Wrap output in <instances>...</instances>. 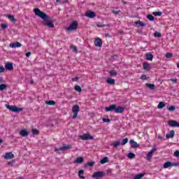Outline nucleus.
<instances>
[{"mask_svg": "<svg viewBox=\"0 0 179 179\" xmlns=\"http://www.w3.org/2000/svg\"><path fill=\"white\" fill-rule=\"evenodd\" d=\"M34 12L35 13L36 15L41 17L43 20V24L45 26H47L48 28L53 29L55 27V25L52 21H49L48 19H50L49 15H48L44 12H42L39 8H35L34 10Z\"/></svg>", "mask_w": 179, "mask_h": 179, "instance_id": "obj_1", "label": "nucleus"}, {"mask_svg": "<svg viewBox=\"0 0 179 179\" xmlns=\"http://www.w3.org/2000/svg\"><path fill=\"white\" fill-rule=\"evenodd\" d=\"M6 108L8 109L10 111L15 113H19L23 110L22 108H17L15 106L6 105Z\"/></svg>", "mask_w": 179, "mask_h": 179, "instance_id": "obj_2", "label": "nucleus"}, {"mask_svg": "<svg viewBox=\"0 0 179 179\" xmlns=\"http://www.w3.org/2000/svg\"><path fill=\"white\" fill-rule=\"evenodd\" d=\"M72 111L73 113V116L72 118L74 120L78 117V113L80 111V107L78 104L73 106Z\"/></svg>", "mask_w": 179, "mask_h": 179, "instance_id": "obj_3", "label": "nucleus"}, {"mask_svg": "<svg viewBox=\"0 0 179 179\" xmlns=\"http://www.w3.org/2000/svg\"><path fill=\"white\" fill-rule=\"evenodd\" d=\"M81 141H92L94 137L90 135V134H83L82 136H80Z\"/></svg>", "mask_w": 179, "mask_h": 179, "instance_id": "obj_4", "label": "nucleus"}, {"mask_svg": "<svg viewBox=\"0 0 179 179\" xmlns=\"http://www.w3.org/2000/svg\"><path fill=\"white\" fill-rule=\"evenodd\" d=\"M78 23L77 21H73L71 22L69 27L66 28V30L68 31H72V30H76L78 29Z\"/></svg>", "mask_w": 179, "mask_h": 179, "instance_id": "obj_5", "label": "nucleus"}, {"mask_svg": "<svg viewBox=\"0 0 179 179\" xmlns=\"http://www.w3.org/2000/svg\"><path fill=\"white\" fill-rule=\"evenodd\" d=\"M105 176V172L104 171H96L94 173L92 178H101Z\"/></svg>", "mask_w": 179, "mask_h": 179, "instance_id": "obj_6", "label": "nucleus"}, {"mask_svg": "<svg viewBox=\"0 0 179 179\" xmlns=\"http://www.w3.org/2000/svg\"><path fill=\"white\" fill-rule=\"evenodd\" d=\"M71 145H64L63 147H60V148H55V152H59V151H62V152H64L69 149H71Z\"/></svg>", "mask_w": 179, "mask_h": 179, "instance_id": "obj_7", "label": "nucleus"}, {"mask_svg": "<svg viewBox=\"0 0 179 179\" xmlns=\"http://www.w3.org/2000/svg\"><path fill=\"white\" fill-rule=\"evenodd\" d=\"M168 124L171 127L179 128V123L176 120H169L168 121Z\"/></svg>", "mask_w": 179, "mask_h": 179, "instance_id": "obj_8", "label": "nucleus"}, {"mask_svg": "<svg viewBox=\"0 0 179 179\" xmlns=\"http://www.w3.org/2000/svg\"><path fill=\"white\" fill-rule=\"evenodd\" d=\"M94 45L96 47H102L103 46V41L100 38H96L94 41Z\"/></svg>", "mask_w": 179, "mask_h": 179, "instance_id": "obj_9", "label": "nucleus"}, {"mask_svg": "<svg viewBox=\"0 0 179 179\" xmlns=\"http://www.w3.org/2000/svg\"><path fill=\"white\" fill-rule=\"evenodd\" d=\"M116 107H117V105H116V104H113V105H110V106H108V107H106V108H105V110H106V112H110V111H114V112H115Z\"/></svg>", "mask_w": 179, "mask_h": 179, "instance_id": "obj_10", "label": "nucleus"}, {"mask_svg": "<svg viewBox=\"0 0 179 179\" xmlns=\"http://www.w3.org/2000/svg\"><path fill=\"white\" fill-rule=\"evenodd\" d=\"M85 16H87L88 18L92 19L96 16V14L94 12L90 10L85 13Z\"/></svg>", "mask_w": 179, "mask_h": 179, "instance_id": "obj_11", "label": "nucleus"}, {"mask_svg": "<svg viewBox=\"0 0 179 179\" xmlns=\"http://www.w3.org/2000/svg\"><path fill=\"white\" fill-rule=\"evenodd\" d=\"M124 110H125L124 108L120 107V106H117V107L116 106L115 113L117 114L123 113Z\"/></svg>", "mask_w": 179, "mask_h": 179, "instance_id": "obj_12", "label": "nucleus"}, {"mask_svg": "<svg viewBox=\"0 0 179 179\" xmlns=\"http://www.w3.org/2000/svg\"><path fill=\"white\" fill-rule=\"evenodd\" d=\"M5 68L6 70L13 71V64L10 62H6L5 64Z\"/></svg>", "mask_w": 179, "mask_h": 179, "instance_id": "obj_13", "label": "nucleus"}, {"mask_svg": "<svg viewBox=\"0 0 179 179\" xmlns=\"http://www.w3.org/2000/svg\"><path fill=\"white\" fill-rule=\"evenodd\" d=\"M130 146H131L132 148H139V144H138L136 141L134 140L129 141Z\"/></svg>", "mask_w": 179, "mask_h": 179, "instance_id": "obj_14", "label": "nucleus"}, {"mask_svg": "<svg viewBox=\"0 0 179 179\" xmlns=\"http://www.w3.org/2000/svg\"><path fill=\"white\" fill-rule=\"evenodd\" d=\"M174 136H175V131H174V130H171V131L169 132V134H167L166 135V138L167 139L173 138H174Z\"/></svg>", "mask_w": 179, "mask_h": 179, "instance_id": "obj_15", "label": "nucleus"}, {"mask_svg": "<svg viewBox=\"0 0 179 179\" xmlns=\"http://www.w3.org/2000/svg\"><path fill=\"white\" fill-rule=\"evenodd\" d=\"M83 162H84L83 157H78L74 161V164H82Z\"/></svg>", "mask_w": 179, "mask_h": 179, "instance_id": "obj_16", "label": "nucleus"}, {"mask_svg": "<svg viewBox=\"0 0 179 179\" xmlns=\"http://www.w3.org/2000/svg\"><path fill=\"white\" fill-rule=\"evenodd\" d=\"M106 83L110 85H115V80L114 78H106Z\"/></svg>", "mask_w": 179, "mask_h": 179, "instance_id": "obj_17", "label": "nucleus"}, {"mask_svg": "<svg viewBox=\"0 0 179 179\" xmlns=\"http://www.w3.org/2000/svg\"><path fill=\"white\" fill-rule=\"evenodd\" d=\"M15 157V155L11 153V152H8V153H6L4 158L6 159H12Z\"/></svg>", "mask_w": 179, "mask_h": 179, "instance_id": "obj_18", "label": "nucleus"}, {"mask_svg": "<svg viewBox=\"0 0 179 179\" xmlns=\"http://www.w3.org/2000/svg\"><path fill=\"white\" fill-rule=\"evenodd\" d=\"M10 47H11L12 48H20L22 47V44L17 41L16 43H10Z\"/></svg>", "mask_w": 179, "mask_h": 179, "instance_id": "obj_19", "label": "nucleus"}, {"mask_svg": "<svg viewBox=\"0 0 179 179\" xmlns=\"http://www.w3.org/2000/svg\"><path fill=\"white\" fill-rule=\"evenodd\" d=\"M20 135H21L22 137H27L29 135V131L25 129H22L20 131Z\"/></svg>", "mask_w": 179, "mask_h": 179, "instance_id": "obj_20", "label": "nucleus"}, {"mask_svg": "<svg viewBox=\"0 0 179 179\" xmlns=\"http://www.w3.org/2000/svg\"><path fill=\"white\" fill-rule=\"evenodd\" d=\"M157 151V148H154L151 150L149 151V152L147 154L148 158H151L152 157L153 153H155Z\"/></svg>", "mask_w": 179, "mask_h": 179, "instance_id": "obj_21", "label": "nucleus"}, {"mask_svg": "<svg viewBox=\"0 0 179 179\" xmlns=\"http://www.w3.org/2000/svg\"><path fill=\"white\" fill-rule=\"evenodd\" d=\"M143 67L145 71H149L150 69V65L149 63L147 62L143 63Z\"/></svg>", "mask_w": 179, "mask_h": 179, "instance_id": "obj_22", "label": "nucleus"}, {"mask_svg": "<svg viewBox=\"0 0 179 179\" xmlns=\"http://www.w3.org/2000/svg\"><path fill=\"white\" fill-rule=\"evenodd\" d=\"M153 59V55L150 52H148L145 55V59L152 61Z\"/></svg>", "mask_w": 179, "mask_h": 179, "instance_id": "obj_23", "label": "nucleus"}, {"mask_svg": "<svg viewBox=\"0 0 179 179\" xmlns=\"http://www.w3.org/2000/svg\"><path fill=\"white\" fill-rule=\"evenodd\" d=\"M145 86L147 87H149L150 90H155L156 87L155 84H150V83H146Z\"/></svg>", "mask_w": 179, "mask_h": 179, "instance_id": "obj_24", "label": "nucleus"}, {"mask_svg": "<svg viewBox=\"0 0 179 179\" xmlns=\"http://www.w3.org/2000/svg\"><path fill=\"white\" fill-rule=\"evenodd\" d=\"M84 173L85 171L83 170L78 171V177H80V179H85V177H84Z\"/></svg>", "mask_w": 179, "mask_h": 179, "instance_id": "obj_25", "label": "nucleus"}, {"mask_svg": "<svg viewBox=\"0 0 179 179\" xmlns=\"http://www.w3.org/2000/svg\"><path fill=\"white\" fill-rule=\"evenodd\" d=\"M164 168L169 169L172 168L171 162H166L164 164Z\"/></svg>", "mask_w": 179, "mask_h": 179, "instance_id": "obj_26", "label": "nucleus"}, {"mask_svg": "<svg viewBox=\"0 0 179 179\" xmlns=\"http://www.w3.org/2000/svg\"><path fill=\"white\" fill-rule=\"evenodd\" d=\"M145 176V173H139L136 175L134 179H142Z\"/></svg>", "mask_w": 179, "mask_h": 179, "instance_id": "obj_27", "label": "nucleus"}, {"mask_svg": "<svg viewBox=\"0 0 179 179\" xmlns=\"http://www.w3.org/2000/svg\"><path fill=\"white\" fill-rule=\"evenodd\" d=\"M110 76H116L117 75V72L115 70H111L109 71Z\"/></svg>", "mask_w": 179, "mask_h": 179, "instance_id": "obj_28", "label": "nucleus"}, {"mask_svg": "<svg viewBox=\"0 0 179 179\" xmlns=\"http://www.w3.org/2000/svg\"><path fill=\"white\" fill-rule=\"evenodd\" d=\"M108 159L107 157H104L102 159H101L100 163L102 164H104L106 163H108Z\"/></svg>", "mask_w": 179, "mask_h": 179, "instance_id": "obj_29", "label": "nucleus"}, {"mask_svg": "<svg viewBox=\"0 0 179 179\" xmlns=\"http://www.w3.org/2000/svg\"><path fill=\"white\" fill-rule=\"evenodd\" d=\"M31 133L32 134L35 135H38L40 134L39 130H37L36 129H31Z\"/></svg>", "mask_w": 179, "mask_h": 179, "instance_id": "obj_30", "label": "nucleus"}, {"mask_svg": "<svg viewBox=\"0 0 179 179\" xmlns=\"http://www.w3.org/2000/svg\"><path fill=\"white\" fill-rule=\"evenodd\" d=\"M127 157L129 159H134L136 157V154H134L132 152H129L128 155H127Z\"/></svg>", "mask_w": 179, "mask_h": 179, "instance_id": "obj_31", "label": "nucleus"}, {"mask_svg": "<svg viewBox=\"0 0 179 179\" xmlns=\"http://www.w3.org/2000/svg\"><path fill=\"white\" fill-rule=\"evenodd\" d=\"M164 107H165L164 102H159V103L158 104V108L163 109Z\"/></svg>", "mask_w": 179, "mask_h": 179, "instance_id": "obj_32", "label": "nucleus"}, {"mask_svg": "<svg viewBox=\"0 0 179 179\" xmlns=\"http://www.w3.org/2000/svg\"><path fill=\"white\" fill-rule=\"evenodd\" d=\"M153 15L155 16V17H160L162 15V12H160V11H158V12H153Z\"/></svg>", "mask_w": 179, "mask_h": 179, "instance_id": "obj_33", "label": "nucleus"}, {"mask_svg": "<svg viewBox=\"0 0 179 179\" xmlns=\"http://www.w3.org/2000/svg\"><path fill=\"white\" fill-rule=\"evenodd\" d=\"M75 90L78 92H81V91H82L81 87L78 85H76Z\"/></svg>", "mask_w": 179, "mask_h": 179, "instance_id": "obj_34", "label": "nucleus"}, {"mask_svg": "<svg viewBox=\"0 0 179 179\" xmlns=\"http://www.w3.org/2000/svg\"><path fill=\"white\" fill-rule=\"evenodd\" d=\"M45 104L48 106H55V102L54 101H45Z\"/></svg>", "mask_w": 179, "mask_h": 179, "instance_id": "obj_35", "label": "nucleus"}, {"mask_svg": "<svg viewBox=\"0 0 179 179\" xmlns=\"http://www.w3.org/2000/svg\"><path fill=\"white\" fill-rule=\"evenodd\" d=\"M127 142H128L127 138H123L122 142L121 143V145L122 146L125 145L127 143Z\"/></svg>", "mask_w": 179, "mask_h": 179, "instance_id": "obj_36", "label": "nucleus"}, {"mask_svg": "<svg viewBox=\"0 0 179 179\" xmlns=\"http://www.w3.org/2000/svg\"><path fill=\"white\" fill-rule=\"evenodd\" d=\"M147 19H148L149 21L152 22V21L155 20V17H153V16L151 15H147Z\"/></svg>", "mask_w": 179, "mask_h": 179, "instance_id": "obj_37", "label": "nucleus"}, {"mask_svg": "<svg viewBox=\"0 0 179 179\" xmlns=\"http://www.w3.org/2000/svg\"><path fill=\"white\" fill-rule=\"evenodd\" d=\"M7 85L6 84H1L0 85V91H3L5 89H6Z\"/></svg>", "mask_w": 179, "mask_h": 179, "instance_id": "obj_38", "label": "nucleus"}, {"mask_svg": "<svg viewBox=\"0 0 179 179\" xmlns=\"http://www.w3.org/2000/svg\"><path fill=\"white\" fill-rule=\"evenodd\" d=\"M154 36L157 38H161L162 37V33L160 32H155Z\"/></svg>", "mask_w": 179, "mask_h": 179, "instance_id": "obj_39", "label": "nucleus"}, {"mask_svg": "<svg viewBox=\"0 0 179 179\" xmlns=\"http://www.w3.org/2000/svg\"><path fill=\"white\" fill-rule=\"evenodd\" d=\"M121 145V143L120 141H115L113 143L114 148H117Z\"/></svg>", "mask_w": 179, "mask_h": 179, "instance_id": "obj_40", "label": "nucleus"}, {"mask_svg": "<svg viewBox=\"0 0 179 179\" xmlns=\"http://www.w3.org/2000/svg\"><path fill=\"white\" fill-rule=\"evenodd\" d=\"M135 24H140L141 27H144L145 26V24L142 21H136V22H135Z\"/></svg>", "mask_w": 179, "mask_h": 179, "instance_id": "obj_41", "label": "nucleus"}, {"mask_svg": "<svg viewBox=\"0 0 179 179\" xmlns=\"http://www.w3.org/2000/svg\"><path fill=\"white\" fill-rule=\"evenodd\" d=\"M173 57V55L171 52H167L166 55V59H171Z\"/></svg>", "mask_w": 179, "mask_h": 179, "instance_id": "obj_42", "label": "nucleus"}, {"mask_svg": "<svg viewBox=\"0 0 179 179\" xmlns=\"http://www.w3.org/2000/svg\"><path fill=\"white\" fill-rule=\"evenodd\" d=\"M169 111H175L176 110V107L174 106H171L169 108H168Z\"/></svg>", "mask_w": 179, "mask_h": 179, "instance_id": "obj_43", "label": "nucleus"}, {"mask_svg": "<svg viewBox=\"0 0 179 179\" xmlns=\"http://www.w3.org/2000/svg\"><path fill=\"white\" fill-rule=\"evenodd\" d=\"M8 19H9L11 22H15V21H16L13 15H8Z\"/></svg>", "mask_w": 179, "mask_h": 179, "instance_id": "obj_44", "label": "nucleus"}, {"mask_svg": "<svg viewBox=\"0 0 179 179\" xmlns=\"http://www.w3.org/2000/svg\"><path fill=\"white\" fill-rule=\"evenodd\" d=\"M94 165V162H87V166H90V167H93Z\"/></svg>", "mask_w": 179, "mask_h": 179, "instance_id": "obj_45", "label": "nucleus"}, {"mask_svg": "<svg viewBox=\"0 0 179 179\" xmlns=\"http://www.w3.org/2000/svg\"><path fill=\"white\" fill-rule=\"evenodd\" d=\"M178 167L179 166V162H174V163H171V167Z\"/></svg>", "mask_w": 179, "mask_h": 179, "instance_id": "obj_46", "label": "nucleus"}, {"mask_svg": "<svg viewBox=\"0 0 179 179\" xmlns=\"http://www.w3.org/2000/svg\"><path fill=\"white\" fill-rule=\"evenodd\" d=\"M71 48L73 49V51L76 53L78 52V47L77 46H74V45H71Z\"/></svg>", "mask_w": 179, "mask_h": 179, "instance_id": "obj_47", "label": "nucleus"}, {"mask_svg": "<svg viewBox=\"0 0 179 179\" xmlns=\"http://www.w3.org/2000/svg\"><path fill=\"white\" fill-rule=\"evenodd\" d=\"M140 78H141V80H145L148 79L147 77H146V76H145V74H143V75L141 76Z\"/></svg>", "mask_w": 179, "mask_h": 179, "instance_id": "obj_48", "label": "nucleus"}, {"mask_svg": "<svg viewBox=\"0 0 179 179\" xmlns=\"http://www.w3.org/2000/svg\"><path fill=\"white\" fill-rule=\"evenodd\" d=\"M110 122H111L110 119H106V118L103 119V122L110 123Z\"/></svg>", "mask_w": 179, "mask_h": 179, "instance_id": "obj_49", "label": "nucleus"}, {"mask_svg": "<svg viewBox=\"0 0 179 179\" xmlns=\"http://www.w3.org/2000/svg\"><path fill=\"white\" fill-rule=\"evenodd\" d=\"M1 28H2V29H6L7 28H8V25L7 24H1Z\"/></svg>", "mask_w": 179, "mask_h": 179, "instance_id": "obj_50", "label": "nucleus"}, {"mask_svg": "<svg viewBox=\"0 0 179 179\" xmlns=\"http://www.w3.org/2000/svg\"><path fill=\"white\" fill-rule=\"evenodd\" d=\"M96 27H105V24H103L101 23H97Z\"/></svg>", "mask_w": 179, "mask_h": 179, "instance_id": "obj_51", "label": "nucleus"}, {"mask_svg": "<svg viewBox=\"0 0 179 179\" xmlns=\"http://www.w3.org/2000/svg\"><path fill=\"white\" fill-rule=\"evenodd\" d=\"M174 156L176 157H179V151L178 150L175 151Z\"/></svg>", "mask_w": 179, "mask_h": 179, "instance_id": "obj_52", "label": "nucleus"}, {"mask_svg": "<svg viewBox=\"0 0 179 179\" xmlns=\"http://www.w3.org/2000/svg\"><path fill=\"white\" fill-rule=\"evenodd\" d=\"M113 14H115V15H117L119 13H120V10H114L112 12Z\"/></svg>", "mask_w": 179, "mask_h": 179, "instance_id": "obj_53", "label": "nucleus"}, {"mask_svg": "<svg viewBox=\"0 0 179 179\" xmlns=\"http://www.w3.org/2000/svg\"><path fill=\"white\" fill-rule=\"evenodd\" d=\"M171 82H173L174 83H176L178 82V78H171Z\"/></svg>", "mask_w": 179, "mask_h": 179, "instance_id": "obj_54", "label": "nucleus"}, {"mask_svg": "<svg viewBox=\"0 0 179 179\" xmlns=\"http://www.w3.org/2000/svg\"><path fill=\"white\" fill-rule=\"evenodd\" d=\"M5 71L4 67L3 66H0V73H3Z\"/></svg>", "mask_w": 179, "mask_h": 179, "instance_id": "obj_55", "label": "nucleus"}, {"mask_svg": "<svg viewBox=\"0 0 179 179\" xmlns=\"http://www.w3.org/2000/svg\"><path fill=\"white\" fill-rule=\"evenodd\" d=\"M71 80H73V82H78V77H76V78H71Z\"/></svg>", "mask_w": 179, "mask_h": 179, "instance_id": "obj_56", "label": "nucleus"}, {"mask_svg": "<svg viewBox=\"0 0 179 179\" xmlns=\"http://www.w3.org/2000/svg\"><path fill=\"white\" fill-rule=\"evenodd\" d=\"M25 55H26L27 57H29V56L31 55V52H28L26 53Z\"/></svg>", "mask_w": 179, "mask_h": 179, "instance_id": "obj_57", "label": "nucleus"}, {"mask_svg": "<svg viewBox=\"0 0 179 179\" xmlns=\"http://www.w3.org/2000/svg\"><path fill=\"white\" fill-rule=\"evenodd\" d=\"M158 138H159V140H162V136H158Z\"/></svg>", "mask_w": 179, "mask_h": 179, "instance_id": "obj_58", "label": "nucleus"}, {"mask_svg": "<svg viewBox=\"0 0 179 179\" xmlns=\"http://www.w3.org/2000/svg\"><path fill=\"white\" fill-rule=\"evenodd\" d=\"M3 83V78H0V83Z\"/></svg>", "mask_w": 179, "mask_h": 179, "instance_id": "obj_59", "label": "nucleus"}, {"mask_svg": "<svg viewBox=\"0 0 179 179\" xmlns=\"http://www.w3.org/2000/svg\"><path fill=\"white\" fill-rule=\"evenodd\" d=\"M17 179H23L22 177H17Z\"/></svg>", "mask_w": 179, "mask_h": 179, "instance_id": "obj_60", "label": "nucleus"}, {"mask_svg": "<svg viewBox=\"0 0 179 179\" xmlns=\"http://www.w3.org/2000/svg\"><path fill=\"white\" fill-rule=\"evenodd\" d=\"M56 2L59 3V2H60V0H56Z\"/></svg>", "mask_w": 179, "mask_h": 179, "instance_id": "obj_61", "label": "nucleus"}, {"mask_svg": "<svg viewBox=\"0 0 179 179\" xmlns=\"http://www.w3.org/2000/svg\"><path fill=\"white\" fill-rule=\"evenodd\" d=\"M3 142V141L1 139H0V144H1Z\"/></svg>", "mask_w": 179, "mask_h": 179, "instance_id": "obj_62", "label": "nucleus"}, {"mask_svg": "<svg viewBox=\"0 0 179 179\" xmlns=\"http://www.w3.org/2000/svg\"><path fill=\"white\" fill-rule=\"evenodd\" d=\"M178 68L179 69V63L177 64Z\"/></svg>", "mask_w": 179, "mask_h": 179, "instance_id": "obj_63", "label": "nucleus"}, {"mask_svg": "<svg viewBox=\"0 0 179 179\" xmlns=\"http://www.w3.org/2000/svg\"><path fill=\"white\" fill-rule=\"evenodd\" d=\"M96 179H99V178H96Z\"/></svg>", "mask_w": 179, "mask_h": 179, "instance_id": "obj_64", "label": "nucleus"}]
</instances>
